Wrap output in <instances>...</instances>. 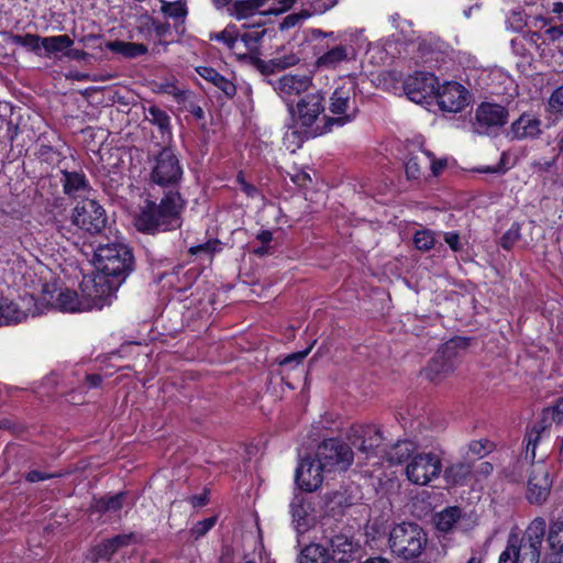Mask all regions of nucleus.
Returning a JSON list of instances; mask_svg holds the SVG:
<instances>
[{
  "label": "nucleus",
  "instance_id": "nucleus-1",
  "mask_svg": "<svg viewBox=\"0 0 563 563\" xmlns=\"http://www.w3.org/2000/svg\"><path fill=\"white\" fill-rule=\"evenodd\" d=\"M185 200L178 191H168L159 203L146 200L134 219V225L140 232L155 234L176 230L181 225V212Z\"/></svg>",
  "mask_w": 563,
  "mask_h": 563
},
{
  "label": "nucleus",
  "instance_id": "nucleus-2",
  "mask_svg": "<svg viewBox=\"0 0 563 563\" xmlns=\"http://www.w3.org/2000/svg\"><path fill=\"white\" fill-rule=\"evenodd\" d=\"M350 440L354 448L367 456H382L390 464L404 463L417 450V445L409 440L397 441L388 449L382 448L383 435L380 429L375 424L353 428Z\"/></svg>",
  "mask_w": 563,
  "mask_h": 563
},
{
  "label": "nucleus",
  "instance_id": "nucleus-3",
  "mask_svg": "<svg viewBox=\"0 0 563 563\" xmlns=\"http://www.w3.org/2000/svg\"><path fill=\"white\" fill-rule=\"evenodd\" d=\"M545 528V520L537 517L530 522L522 538L510 533L498 563H539Z\"/></svg>",
  "mask_w": 563,
  "mask_h": 563
},
{
  "label": "nucleus",
  "instance_id": "nucleus-4",
  "mask_svg": "<svg viewBox=\"0 0 563 563\" xmlns=\"http://www.w3.org/2000/svg\"><path fill=\"white\" fill-rule=\"evenodd\" d=\"M356 81L347 77L334 89L330 97L329 111L332 117L323 115V125H316L312 134L319 135L331 131L333 126H343L355 120L358 108L356 104Z\"/></svg>",
  "mask_w": 563,
  "mask_h": 563
},
{
  "label": "nucleus",
  "instance_id": "nucleus-5",
  "mask_svg": "<svg viewBox=\"0 0 563 563\" xmlns=\"http://www.w3.org/2000/svg\"><path fill=\"white\" fill-rule=\"evenodd\" d=\"M93 263L99 274H104L112 280H119L121 285L132 271L133 255L128 245L115 241L100 244L95 251Z\"/></svg>",
  "mask_w": 563,
  "mask_h": 563
},
{
  "label": "nucleus",
  "instance_id": "nucleus-6",
  "mask_svg": "<svg viewBox=\"0 0 563 563\" xmlns=\"http://www.w3.org/2000/svg\"><path fill=\"white\" fill-rule=\"evenodd\" d=\"M427 545V534L417 523L402 522L389 533L393 553L405 560L418 558Z\"/></svg>",
  "mask_w": 563,
  "mask_h": 563
},
{
  "label": "nucleus",
  "instance_id": "nucleus-7",
  "mask_svg": "<svg viewBox=\"0 0 563 563\" xmlns=\"http://www.w3.org/2000/svg\"><path fill=\"white\" fill-rule=\"evenodd\" d=\"M120 287L119 280H112L104 274H97L93 277H84L79 285L80 295L86 311L102 309L111 305L115 292Z\"/></svg>",
  "mask_w": 563,
  "mask_h": 563
},
{
  "label": "nucleus",
  "instance_id": "nucleus-8",
  "mask_svg": "<svg viewBox=\"0 0 563 563\" xmlns=\"http://www.w3.org/2000/svg\"><path fill=\"white\" fill-rule=\"evenodd\" d=\"M316 457L325 474L345 472L353 463L354 454L350 445L338 440L327 439L317 449Z\"/></svg>",
  "mask_w": 563,
  "mask_h": 563
},
{
  "label": "nucleus",
  "instance_id": "nucleus-9",
  "mask_svg": "<svg viewBox=\"0 0 563 563\" xmlns=\"http://www.w3.org/2000/svg\"><path fill=\"white\" fill-rule=\"evenodd\" d=\"M150 176L151 181L161 187L178 185L183 177V168L172 148L165 147L154 157Z\"/></svg>",
  "mask_w": 563,
  "mask_h": 563
},
{
  "label": "nucleus",
  "instance_id": "nucleus-10",
  "mask_svg": "<svg viewBox=\"0 0 563 563\" xmlns=\"http://www.w3.org/2000/svg\"><path fill=\"white\" fill-rule=\"evenodd\" d=\"M442 472L441 459L431 452L418 453L406 465L407 479L415 485L426 486Z\"/></svg>",
  "mask_w": 563,
  "mask_h": 563
},
{
  "label": "nucleus",
  "instance_id": "nucleus-11",
  "mask_svg": "<svg viewBox=\"0 0 563 563\" xmlns=\"http://www.w3.org/2000/svg\"><path fill=\"white\" fill-rule=\"evenodd\" d=\"M73 223L91 234L100 233L107 225V214L95 199L86 198L73 210Z\"/></svg>",
  "mask_w": 563,
  "mask_h": 563
},
{
  "label": "nucleus",
  "instance_id": "nucleus-12",
  "mask_svg": "<svg viewBox=\"0 0 563 563\" xmlns=\"http://www.w3.org/2000/svg\"><path fill=\"white\" fill-rule=\"evenodd\" d=\"M552 478L543 461L532 463L527 484V499L530 504L542 505L549 497Z\"/></svg>",
  "mask_w": 563,
  "mask_h": 563
},
{
  "label": "nucleus",
  "instance_id": "nucleus-13",
  "mask_svg": "<svg viewBox=\"0 0 563 563\" xmlns=\"http://www.w3.org/2000/svg\"><path fill=\"white\" fill-rule=\"evenodd\" d=\"M438 86V78L433 74L418 71L406 79L404 90L409 100L422 103L428 98L435 96Z\"/></svg>",
  "mask_w": 563,
  "mask_h": 563
},
{
  "label": "nucleus",
  "instance_id": "nucleus-14",
  "mask_svg": "<svg viewBox=\"0 0 563 563\" xmlns=\"http://www.w3.org/2000/svg\"><path fill=\"white\" fill-rule=\"evenodd\" d=\"M435 97L441 110L455 113L467 106L468 91L459 82L446 81L438 86Z\"/></svg>",
  "mask_w": 563,
  "mask_h": 563
},
{
  "label": "nucleus",
  "instance_id": "nucleus-15",
  "mask_svg": "<svg viewBox=\"0 0 563 563\" xmlns=\"http://www.w3.org/2000/svg\"><path fill=\"white\" fill-rule=\"evenodd\" d=\"M507 120L508 111L505 107L496 103H482L476 109L473 128L476 133L485 134L490 128L503 126Z\"/></svg>",
  "mask_w": 563,
  "mask_h": 563
},
{
  "label": "nucleus",
  "instance_id": "nucleus-16",
  "mask_svg": "<svg viewBox=\"0 0 563 563\" xmlns=\"http://www.w3.org/2000/svg\"><path fill=\"white\" fill-rule=\"evenodd\" d=\"M323 100L324 97L320 91L308 93L299 99L296 106V113L298 121L302 126L316 128L313 125L324 112ZM312 132L313 131H311L310 134L314 136Z\"/></svg>",
  "mask_w": 563,
  "mask_h": 563
},
{
  "label": "nucleus",
  "instance_id": "nucleus-17",
  "mask_svg": "<svg viewBox=\"0 0 563 563\" xmlns=\"http://www.w3.org/2000/svg\"><path fill=\"white\" fill-rule=\"evenodd\" d=\"M34 305L33 296L22 297L19 301L2 297L0 299V325L19 323L26 319L29 314L34 316L36 312L31 310Z\"/></svg>",
  "mask_w": 563,
  "mask_h": 563
},
{
  "label": "nucleus",
  "instance_id": "nucleus-18",
  "mask_svg": "<svg viewBox=\"0 0 563 563\" xmlns=\"http://www.w3.org/2000/svg\"><path fill=\"white\" fill-rule=\"evenodd\" d=\"M324 475L325 473L317 457H306L300 461L295 479L301 489L310 493L321 486Z\"/></svg>",
  "mask_w": 563,
  "mask_h": 563
},
{
  "label": "nucleus",
  "instance_id": "nucleus-19",
  "mask_svg": "<svg viewBox=\"0 0 563 563\" xmlns=\"http://www.w3.org/2000/svg\"><path fill=\"white\" fill-rule=\"evenodd\" d=\"M62 184L64 192L74 199H86L90 196L91 187L89 180L82 172H62Z\"/></svg>",
  "mask_w": 563,
  "mask_h": 563
},
{
  "label": "nucleus",
  "instance_id": "nucleus-20",
  "mask_svg": "<svg viewBox=\"0 0 563 563\" xmlns=\"http://www.w3.org/2000/svg\"><path fill=\"white\" fill-rule=\"evenodd\" d=\"M353 58L354 48L350 45L339 44L320 54L316 60V65L319 68L335 69L342 63L350 62Z\"/></svg>",
  "mask_w": 563,
  "mask_h": 563
},
{
  "label": "nucleus",
  "instance_id": "nucleus-21",
  "mask_svg": "<svg viewBox=\"0 0 563 563\" xmlns=\"http://www.w3.org/2000/svg\"><path fill=\"white\" fill-rule=\"evenodd\" d=\"M292 523L298 533L306 532L313 523L312 508L310 503L301 495H296L290 504Z\"/></svg>",
  "mask_w": 563,
  "mask_h": 563
},
{
  "label": "nucleus",
  "instance_id": "nucleus-22",
  "mask_svg": "<svg viewBox=\"0 0 563 563\" xmlns=\"http://www.w3.org/2000/svg\"><path fill=\"white\" fill-rule=\"evenodd\" d=\"M311 86V77L308 75L287 74L275 84V90L284 98L300 95Z\"/></svg>",
  "mask_w": 563,
  "mask_h": 563
},
{
  "label": "nucleus",
  "instance_id": "nucleus-23",
  "mask_svg": "<svg viewBox=\"0 0 563 563\" xmlns=\"http://www.w3.org/2000/svg\"><path fill=\"white\" fill-rule=\"evenodd\" d=\"M423 139L417 137L411 141V145L418 148V152H411L406 161L405 170L409 179H420L424 175L428 159Z\"/></svg>",
  "mask_w": 563,
  "mask_h": 563
},
{
  "label": "nucleus",
  "instance_id": "nucleus-24",
  "mask_svg": "<svg viewBox=\"0 0 563 563\" xmlns=\"http://www.w3.org/2000/svg\"><path fill=\"white\" fill-rule=\"evenodd\" d=\"M510 133L516 140L534 139L541 133V120L533 114H521L510 126Z\"/></svg>",
  "mask_w": 563,
  "mask_h": 563
},
{
  "label": "nucleus",
  "instance_id": "nucleus-25",
  "mask_svg": "<svg viewBox=\"0 0 563 563\" xmlns=\"http://www.w3.org/2000/svg\"><path fill=\"white\" fill-rule=\"evenodd\" d=\"M330 549L334 561L349 562L355 556L358 544L351 537L336 534L330 540Z\"/></svg>",
  "mask_w": 563,
  "mask_h": 563
},
{
  "label": "nucleus",
  "instance_id": "nucleus-26",
  "mask_svg": "<svg viewBox=\"0 0 563 563\" xmlns=\"http://www.w3.org/2000/svg\"><path fill=\"white\" fill-rule=\"evenodd\" d=\"M266 33L264 29H252L243 34H239L238 42H240L239 48H236V57L240 59L247 58L251 54L258 51L260 44Z\"/></svg>",
  "mask_w": 563,
  "mask_h": 563
},
{
  "label": "nucleus",
  "instance_id": "nucleus-27",
  "mask_svg": "<svg viewBox=\"0 0 563 563\" xmlns=\"http://www.w3.org/2000/svg\"><path fill=\"white\" fill-rule=\"evenodd\" d=\"M455 369V365L452 360L445 357L444 354H438L431 360L424 369L426 376L432 382H441Z\"/></svg>",
  "mask_w": 563,
  "mask_h": 563
},
{
  "label": "nucleus",
  "instance_id": "nucleus-28",
  "mask_svg": "<svg viewBox=\"0 0 563 563\" xmlns=\"http://www.w3.org/2000/svg\"><path fill=\"white\" fill-rule=\"evenodd\" d=\"M54 306L62 312H84V301L81 295L75 290H60L54 301Z\"/></svg>",
  "mask_w": 563,
  "mask_h": 563
},
{
  "label": "nucleus",
  "instance_id": "nucleus-29",
  "mask_svg": "<svg viewBox=\"0 0 563 563\" xmlns=\"http://www.w3.org/2000/svg\"><path fill=\"white\" fill-rule=\"evenodd\" d=\"M442 41L433 35L422 37L418 43L419 57L423 63L438 62L442 53Z\"/></svg>",
  "mask_w": 563,
  "mask_h": 563
},
{
  "label": "nucleus",
  "instance_id": "nucleus-30",
  "mask_svg": "<svg viewBox=\"0 0 563 563\" xmlns=\"http://www.w3.org/2000/svg\"><path fill=\"white\" fill-rule=\"evenodd\" d=\"M197 73L207 81L213 84L217 88H219L227 97L232 98L236 88L235 85L220 75L216 69L211 67H199L197 68Z\"/></svg>",
  "mask_w": 563,
  "mask_h": 563
},
{
  "label": "nucleus",
  "instance_id": "nucleus-31",
  "mask_svg": "<svg viewBox=\"0 0 563 563\" xmlns=\"http://www.w3.org/2000/svg\"><path fill=\"white\" fill-rule=\"evenodd\" d=\"M131 538L132 536L128 534L117 536L98 544L95 549V560H109L119 548L129 544Z\"/></svg>",
  "mask_w": 563,
  "mask_h": 563
},
{
  "label": "nucleus",
  "instance_id": "nucleus-32",
  "mask_svg": "<svg viewBox=\"0 0 563 563\" xmlns=\"http://www.w3.org/2000/svg\"><path fill=\"white\" fill-rule=\"evenodd\" d=\"M239 31L234 24H229L221 32H214L209 34L210 41H217L222 43L232 54L236 56V48H239L240 42H238Z\"/></svg>",
  "mask_w": 563,
  "mask_h": 563
},
{
  "label": "nucleus",
  "instance_id": "nucleus-33",
  "mask_svg": "<svg viewBox=\"0 0 563 563\" xmlns=\"http://www.w3.org/2000/svg\"><path fill=\"white\" fill-rule=\"evenodd\" d=\"M107 47L124 57L134 58L147 53V47L141 43H131L123 41H113L108 43Z\"/></svg>",
  "mask_w": 563,
  "mask_h": 563
},
{
  "label": "nucleus",
  "instance_id": "nucleus-34",
  "mask_svg": "<svg viewBox=\"0 0 563 563\" xmlns=\"http://www.w3.org/2000/svg\"><path fill=\"white\" fill-rule=\"evenodd\" d=\"M8 42L14 45H19L24 47L26 51L32 52L36 55H41L42 51V36L37 34L26 33L23 35L20 34H10L8 37Z\"/></svg>",
  "mask_w": 563,
  "mask_h": 563
},
{
  "label": "nucleus",
  "instance_id": "nucleus-35",
  "mask_svg": "<svg viewBox=\"0 0 563 563\" xmlns=\"http://www.w3.org/2000/svg\"><path fill=\"white\" fill-rule=\"evenodd\" d=\"M73 44L74 41L67 34H62L42 37L41 46L47 55H51L66 51L67 48H70Z\"/></svg>",
  "mask_w": 563,
  "mask_h": 563
},
{
  "label": "nucleus",
  "instance_id": "nucleus-36",
  "mask_svg": "<svg viewBox=\"0 0 563 563\" xmlns=\"http://www.w3.org/2000/svg\"><path fill=\"white\" fill-rule=\"evenodd\" d=\"M548 429L547 424H543L541 421L537 422L532 426V428L527 432L526 434V452H525V459L533 461L536 459V449L538 445V442L541 438V434L545 432Z\"/></svg>",
  "mask_w": 563,
  "mask_h": 563
},
{
  "label": "nucleus",
  "instance_id": "nucleus-37",
  "mask_svg": "<svg viewBox=\"0 0 563 563\" xmlns=\"http://www.w3.org/2000/svg\"><path fill=\"white\" fill-rule=\"evenodd\" d=\"M461 517L457 507H449L437 515L435 527L439 531L449 532L453 529Z\"/></svg>",
  "mask_w": 563,
  "mask_h": 563
},
{
  "label": "nucleus",
  "instance_id": "nucleus-38",
  "mask_svg": "<svg viewBox=\"0 0 563 563\" xmlns=\"http://www.w3.org/2000/svg\"><path fill=\"white\" fill-rule=\"evenodd\" d=\"M125 496L124 493H119L113 496L96 499L92 508L98 512H117L123 507Z\"/></svg>",
  "mask_w": 563,
  "mask_h": 563
},
{
  "label": "nucleus",
  "instance_id": "nucleus-39",
  "mask_svg": "<svg viewBox=\"0 0 563 563\" xmlns=\"http://www.w3.org/2000/svg\"><path fill=\"white\" fill-rule=\"evenodd\" d=\"M547 541L553 553H563V520L551 521Z\"/></svg>",
  "mask_w": 563,
  "mask_h": 563
},
{
  "label": "nucleus",
  "instance_id": "nucleus-40",
  "mask_svg": "<svg viewBox=\"0 0 563 563\" xmlns=\"http://www.w3.org/2000/svg\"><path fill=\"white\" fill-rule=\"evenodd\" d=\"M261 8V1L257 0H238L229 9L230 14L238 20L246 19L253 15Z\"/></svg>",
  "mask_w": 563,
  "mask_h": 563
},
{
  "label": "nucleus",
  "instance_id": "nucleus-41",
  "mask_svg": "<svg viewBox=\"0 0 563 563\" xmlns=\"http://www.w3.org/2000/svg\"><path fill=\"white\" fill-rule=\"evenodd\" d=\"M146 120L152 124L156 125L161 132L169 133L170 130V118L169 115L162 109L156 106H151L146 110Z\"/></svg>",
  "mask_w": 563,
  "mask_h": 563
},
{
  "label": "nucleus",
  "instance_id": "nucleus-42",
  "mask_svg": "<svg viewBox=\"0 0 563 563\" xmlns=\"http://www.w3.org/2000/svg\"><path fill=\"white\" fill-rule=\"evenodd\" d=\"M327 550L320 544H309L302 551L299 563H327Z\"/></svg>",
  "mask_w": 563,
  "mask_h": 563
},
{
  "label": "nucleus",
  "instance_id": "nucleus-43",
  "mask_svg": "<svg viewBox=\"0 0 563 563\" xmlns=\"http://www.w3.org/2000/svg\"><path fill=\"white\" fill-rule=\"evenodd\" d=\"M161 2L162 12L168 18L180 20L185 19V16L187 15L186 3L183 0H177L174 2L161 0Z\"/></svg>",
  "mask_w": 563,
  "mask_h": 563
},
{
  "label": "nucleus",
  "instance_id": "nucleus-44",
  "mask_svg": "<svg viewBox=\"0 0 563 563\" xmlns=\"http://www.w3.org/2000/svg\"><path fill=\"white\" fill-rule=\"evenodd\" d=\"M540 421L548 427L551 421L563 423V397L556 400L552 407L543 409Z\"/></svg>",
  "mask_w": 563,
  "mask_h": 563
},
{
  "label": "nucleus",
  "instance_id": "nucleus-45",
  "mask_svg": "<svg viewBox=\"0 0 563 563\" xmlns=\"http://www.w3.org/2000/svg\"><path fill=\"white\" fill-rule=\"evenodd\" d=\"M471 474V466L457 463L445 470V478L452 484H461Z\"/></svg>",
  "mask_w": 563,
  "mask_h": 563
},
{
  "label": "nucleus",
  "instance_id": "nucleus-46",
  "mask_svg": "<svg viewBox=\"0 0 563 563\" xmlns=\"http://www.w3.org/2000/svg\"><path fill=\"white\" fill-rule=\"evenodd\" d=\"M521 239V227L518 222H514L510 228L501 235L499 244L500 246L509 251L517 242Z\"/></svg>",
  "mask_w": 563,
  "mask_h": 563
},
{
  "label": "nucleus",
  "instance_id": "nucleus-47",
  "mask_svg": "<svg viewBox=\"0 0 563 563\" xmlns=\"http://www.w3.org/2000/svg\"><path fill=\"white\" fill-rule=\"evenodd\" d=\"M435 242L433 232L430 230L418 231L413 236L415 246L419 251H429L433 247Z\"/></svg>",
  "mask_w": 563,
  "mask_h": 563
},
{
  "label": "nucleus",
  "instance_id": "nucleus-48",
  "mask_svg": "<svg viewBox=\"0 0 563 563\" xmlns=\"http://www.w3.org/2000/svg\"><path fill=\"white\" fill-rule=\"evenodd\" d=\"M220 251V242L218 240H209L206 243L191 246L189 253L192 255L206 254L209 258Z\"/></svg>",
  "mask_w": 563,
  "mask_h": 563
},
{
  "label": "nucleus",
  "instance_id": "nucleus-49",
  "mask_svg": "<svg viewBox=\"0 0 563 563\" xmlns=\"http://www.w3.org/2000/svg\"><path fill=\"white\" fill-rule=\"evenodd\" d=\"M311 16V13H309L308 10H302L298 13H291L284 18V20L280 22L279 27L280 30H289L291 27H295L297 24L302 22L303 20Z\"/></svg>",
  "mask_w": 563,
  "mask_h": 563
},
{
  "label": "nucleus",
  "instance_id": "nucleus-50",
  "mask_svg": "<svg viewBox=\"0 0 563 563\" xmlns=\"http://www.w3.org/2000/svg\"><path fill=\"white\" fill-rule=\"evenodd\" d=\"M426 155L432 176H439L446 168L448 159L445 157L437 158L435 155L428 150L426 151Z\"/></svg>",
  "mask_w": 563,
  "mask_h": 563
},
{
  "label": "nucleus",
  "instance_id": "nucleus-51",
  "mask_svg": "<svg viewBox=\"0 0 563 563\" xmlns=\"http://www.w3.org/2000/svg\"><path fill=\"white\" fill-rule=\"evenodd\" d=\"M340 0H311L310 9L308 10L311 15L323 14L333 9Z\"/></svg>",
  "mask_w": 563,
  "mask_h": 563
},
{
  "label": "nucleus",
  "instance_id": "nucleus-52",
  "mask_svg": "<svg viewBox=\"0 0 563 563\" xmlns=\"http://www.w3.org/2000/svg\"><path fill=\"white\" fill-rule=\"evenodd\" d=\"M300 58L295 53H287L273 58V64L282 69L295 66L298 64Z\"/></svg>",
  "mask_w": 563,
  "mask_h": 563
},
{
  "label": "nucleus",
  "instance_id": "nucleus-53",
  "mask_svg": "<svg viewBox=\"0 0 563 563\" xmlns=\"http://www.w3.org/2000/svg\"><path fill=\"white\" fill-rule=\"evenodd\" d=\"M217 522V517L206 518L198 521L191 529V533L195 538L205 536Z\"/></svg>",
  "mask_w": 563,
  "mask_h": 563
},
{
  "label": "nucleus",
  "instance_id": "nucleus-54",
  "mask_svg": "<svg viewBox=\"0 0 563 563\" xmlns=\"http://www.w3.org/2000/svg\"><path fill=\"white\" fill-rule=\"evenodd\" d=\"M159 91L173 96L176 101L181 102L185 100L186 92L180 90L174 82H165L159 85Z\"/></svg>",
  "mask_w": 563,
  "mask_h": 563
},
{
  "label": "nucleus",
  "instance_id": "nucleus-55",
  "mask_svg": "<svg viewBox=\"0 0 563 563\" xmlns=\"http://www.w3.org/2000/svg\"><path fill=\"white\" fill-rule=\"evenodd\" d=\"M62 473H48V472H40V471H30L25 478L30 483H36L40 481H46L51 478L60 477Z\"/></svg>",
  "mask_w": 563,
  "mask_h": 563
},
{
  "label": "nucleus",
  "instance_id": "nucleus-56",
  "mask_svg": "<svg viewBox=\"0 0 563 563\" xmlns=\"http://www.w3.org/2000/svg\"><path fill=\"white\" fill-rule=\"evenodd\" d=\"M549 106L553 111H563V86L558 87L549 98Z\"/></svg>",
  "mask_w": 563,
  "mask_h": 563
},
{
  "label": "nucleus",
  "instance_id": "nucleus-57",
  "mask_svg": "<svg viewBox=\"0 0 563 563\" xmlns=\"http://www.w3.org/2000/svg\"><path fill=\"white\" fill-rule=\"evenodd\" d=\"M311 347L312 346H309L305 351L291 353V354L287 355L279 362V364L282 366L289 365L292 363H295L296 365L300 364L306 358V356L309 354Z\"/></svg>",
  "mask_w": 563,
  "mask_h": 563
},
{
  "label": "nucleus",
  "instance_id": "nucleus-58",
  "mask_svg": "<svg viewBox=\"0 0 563 563\" xmlns=\"http://www.w3.org/2000/svg\"><path fill=\"white\" fill-rule=\"evenodd\" d=\"M490 443L488 440H479V441H473L470 444V451L478 455L479 457L484 456L489 451Z\"/></svg>",
  "mask_w": 563,
  "mask_h": 563
},
{
  "label": "nucleus",
  "instance_id": "nucleus-59",
  "mask_svg": "<svg viewBox=\"0 0 563 563\" xmlns=\"http://www.w3.org/2000/svg\"><path fill=\"white\" fill-rule=\"evenodd\" d=\"M302 141V136L298 133V131L294 129H288L284 135V143L288 148L291 146V144L300 147Z\"/></svg>",
  "mask_w": 563,
  "mask_h": 563
},
{
  "label": "nucleus",
  "instance_id": "nucleus-60",
  "mask_svg": "<svg viewBox=\"0 0 563 563\" xmlns=\"http://www.w3.org/2000/svg\"><path fill=\"white\" fill-rule=\"evenodd\" d=\"M236 180L241 185V189L245 192L247 197L255 198L258 195V190L253 185L249 184L244 175L242 173H239Z\"/></svg>",
  "mask_w": 563,
  "mask_h": 563
},
{
  "label": "nucleus",
  "instance_id": "nucleus-61",
  "mask_svg": "<svg viewBox=\"0 0 563 563\" xmlns=\"http://www.w3.org/2000/svg\"><path fill=\"white\" fill-rule=\"evenodd\" d=\"M444 241L453 252H459L462 249L460 235L456 232L444 233Z\"/></svg>",
  "mask_w": 563,
  "mask_h": 563
},
{
  "label": "nucleus",
  "instance_id": "nucleus-62",
  "mask_svg": "<svg viewBox=\"0 0 563 563\" xmlns=\"http://www.w3.org/2000/svg\"><path fill=\"white\" fill-rule=\"evenodd\" d=\"M65 56L75 60H84L88 57V53L82 49H74L70 47L66 49Z\"/></svg>",
  "mask_w": 563,
  "mask_h": 563
},
{
  "label": "nucleus",
  "instance_id": "nucleus-63",
  "mask_svg": "<svg viewBox=\"0 0 563 563\" xmlns=\"http://www.w3.org/2000/svg\"><path fill=\"white\" fill-rule=\"evenodd\" d=\"M298 1L297 0H277L278 8L272 10L274 13H282L291 9Z\"/></svg>",
  "mask_w": 563,
  "mask_h": 563
},
{
  "label": "nucleus",
  "instance_id": "nucleus-64",
  "mask_svg": "<svg viewBox=\"0 0 563 563\" xmlns=\"http://www.w3.org/2000/svg\"><path fill=\"white\" fill-rule=\"evenodd\" d=\"M257 240L261 241L262 244L268 245L273 240V234L268 230H263L257 234Z\"/></svg>",
  "mask_w": 563,
  "mask_h": 563
}]
</instances>
